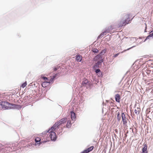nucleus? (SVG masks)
Wrapping results in <instances>:
<instances>
[{
  "mask_svg": "<svg viewBox=\"0 0 153 153\" xmlns=\"http://www.w3.org/2000/svg\"><path fill=\"white\" fill-rule=\"evenodd\" d=\"M8 102H1L0 104V109L4 108H6V105H7Z\"/></svg>",
  "mask_w": 153,
  "mask_h": 153,
  "instance_id": "7",
  "label": "nucleus"
},
{
  "mask_svg": "<svg viewBox=\"0 0 153 153\" xmlns=\"http://www.w3.org/2000/svg\"><path fill=\"white\" fill-rule=\"evenodd\" d=\"M130 15L126 14L125 15V19L122 20L119 22L118 23L117 27L120 28L122 27L123 26L126 25L129 23L130 20Z\"/></svg>",
  "mask_w": 153,
  "mask_h": 153,
  "instance_id": "1",
  "label": "nucleus"
},
{
  "mask_svg": "<svg viewBox=\"0 0 153 153\" xmlns=\"http://www.w3.org/2000/svg\"><path fill=\"white\" fill-rule=\"evenodd\" d=\"M92 51L94 53H97L98 51V50L97 49L94 48H92Z\"/></svg>",
  "mask_w": 153,
  "mask_h": 153,
  "instance_id": "22",
  "label": "nucleus"
},
{
  "mask_svg": "<svg viewBox=\"0 0 153 153\" xmlns=\"http://www.w3.org/2000/svg\"><path fill=\"white\" fill-rule=\"evenodd\" d=\"M71 121L70 120H68L66 124V127L68 128H70L71 127Z\"/></svg>",
  "mask_w": 153,
  "mask_h": 153,
  "instance_id": "14",
  "label": "nucleus"
},
{
  "mask_svg": "<svg viewBox=\"0 0 153 153\" xmlns=\"http://www.w3.org/2000/svg\"><path fill=\"white\" fill-rule=\"evenodd\" d=\"M71 116L72 120L73 121H75L76 119V116L75 113L73 111L71 112Z\"/></svg>",
  "mask_w": 153,
  "mask_h": 153,
  "instance_id": "9",
  "label": "nucleus"
},
{
  "mask_svg": "<svg viewBox=\"0 0 153 153\" xmlns=\"http://www.w3.org/2000/svg\"><path fill=\"white\" fill-rule=\"evenodd\" d=\"M67 122V118H63L61 119L56 123L60 126H62L66 123Z\"/></svg>",
  "mask_w": 153,
  "mask_h": 153,
  "instance_id": "3",
  "label": "nucleus"
},
{
  "mask_svg": "<svg viewBox=\"0 0 153 153\" xmlns=\"http://www.w3.org/2000/svg\"><path fill=\"white\" fill-rule=\"evenodd\" d=\"M98 65L97 63H96L95 65L93 66V68L94 69H96V68H100V67H98Z\"/></svg>",
  "mask_w": 153,
  "mask_h": 153,
  "instance_id": "19",
  "label": "nucleus"
},
{
  "mask_svg": "<svg viewBox=\"0 0 153 153\" xmlns=\"http://www.w3.org/2000/svg\"><path fill=\"white\" fill-rule=\"evenodd\" d=\"M106 52V50L103 49L102 51L100 53V56H101L102 55H103Z\"/></svg>",
  "mask_w": 153,
  "mask_h": 153,
  "instance_id": "20",
  "label": "nucleus"
},
{
  "mask_svg": "<svg viewBox=\"0 0 153 153\" xmlns=\"http://www.w3.org/2000/svg\"><path fill=\"white\" fill-rule=\"evenodd\" d=\"M149 109H148L146 111V113H147V114H148L150 112V110H149Z\"/></svg>",
  "mask_w": 153,
  "mask_h": 153,
  "instance_id": "27",
  "label": "nucleus"
},
{
  "mask_svg": "<svg viewBox=\"0 0 153 153\" xmlns=\"http://www.w3.org/2000/svg\"><path fill=\"white\" fill-rule=\"evenodd\" d=\"M131 20H132V19H131V20H130V21Z\"/></svg>",
  "mask_w": 153,
  "mask_h": 153,
  "instance_id": "32",
  "label": "nucleus"
},
{
  "mask_svg": "<svg viewBox=\"0 0 153 153\" xmlns=\"http://www.w3.org/2000/svg\"><path fill=\"white\" fill-rule=\"evenodd\" d=\"M121 116L123 122V124L126 126V124L127 123V118H126L125 115L124 113H122L121 114Z\"/></svg>",
  "mask_w": 153,
  "mask_h": 153,
  "instance_id": "4",
  "label": "nucleus"
},
{
  "mask_svg": "<svg viewBox=\"0 0 153 153\" xmlns=\"http://www.w3.org/2000/svg\"><path fill=\"white\" fill-rule=\"evenodd\" d=\"M65 126H64L62 127V129H63V128H65Z\"/></svg>",
  "mask_w": 153,
  "mask_h": 153,
  "instance_id": "31",
  "label": "nucleus"
},
{
  "mask_svg": "<svg viewBox=\"0 0 153 153\" xmlns=\"http://www.w3.org/2000/svg\"><path fill=\"white\" fill-rule=\"evenodd\" d=\"M41 138L39 137H36L35 139V141L36 143L39 142V143H37V144H39L42 143V142H41Z\"/></svg>",
  "mask_w": 153,
  "mask_h": 153,
  "instance_id": "11",
  "label": "nucleus"
},
{
  "mask_svg": "<svg viewBox=\"0 0 153 153\" xmlns=\"http://www.w3.org/2000/svg\"><path fill=\"white\" fill-rule=\"evenodd\" d=\"M59 126L58 124L57 123H55L53 126L49 130L51 131H55L56 130H57L59 127Z\"/></svg>",
  "mask_w": 153,
  "mask_h": 153,
  "instance_id": "5",
  "label": "nucleus"
},
{
  "mask_svg": "<svg viewBox=\"0 0 153 153\" xmlns=\"http://www.w3.org/2000/svg\"><path fill=\"white\" fill-rule=\"evenodd\" d=\"M115 98L116 102H120V95L119 94H117L115 95Z\"/></svg>",
  "mask_w": 153,
  "mask_h": 153,
  "instance_id": "10",
  "label": "nucleus"
},
{
  "mask_svg": "<svg viewBox=\"0 0 153 153\" xmlns=\"http://www.w3.org/2000/svg\"><path fill=\"white\" fill-rule=\"evenodd\" d=\"M146 56L147 57H148H148H150V56H149V55H146Z\"/></svg>",
  "mask_w": 153,
  "mask_h": 153,
  "instance_id": "30",
  "label": "nucleus"
},
{
  "mask_svg": "<svg viewBox=\"0 0 153 153\" xmlns=\"http://www.w3.org/2000/svg\"><path fill=\"white\" fill-rule=\"evenodd\" d=\"M76 57L78 58V57H82V56L79 55H77L76 56Z\"/></svg>",
  "mask_w": 153,
  "mask_h": 153,
  "instance_id": "28",
  "label": "nucleus"
},
{
  "mask_svg": "<svg viewBox=\"0 0 153 153\" xmlns=\"http://www.w3.org/2000/svg\"><path fill=\"white\" fill-rule=\"evenodd\" d=\"M27 85V82L26 81L25 82L22 84L21 86V87H22V88H24Z\"/></svg>",
  "mask_w": 153,
  "mask_h": 153,
  "instance_id": "21",
  "label": "nucleus"
},
{
  "mask_svg": "<svg viewBox=\"0 0 153 153\" xmlns=\"http://www.w3.org/2000/svg\"><path fill=\"white\" fill-rule=\"evenodd\" d=\"M140 111V108H137L134 110V113L136 114H138Z\"/></svg>",
  "mask_w": 153,
  "mask_h": 153,
  "instance_id": "12",
  "label": "nucleus"
},
{
  "mask_svg": "<svg viewBox=\"0 0 153 153\" xmlns=\"http://www.w3.org/2000/svg\"><path fill=\"white\" fill-rule=\"evenodd\" d=\"M103 59H101L99 61H98L97 62V64H98V67H100L101 66L102 63L103 62Z\"/></svg>",
  "mask_w": 153,
  "mask_h": 153,
  "instance_id": "16",
  "label": "nucleus"
},
{
  "mask_svg": "<svg viewBox=\"0 0 153 153\" xmlns=\"http://www.w3.org/2000/svg\"><path fill=\"white\" fill-rule=\"evenodd\" d=\"M118 53H117V54H116L114 56L115 57L117 56H118Z\"/></svg>",
  "mask_w": 153,
  "mask_h": 153,
  "instance_id": "29",
  "label": "nucleus"
},
{
  "mask_svg": "<svg viewBox=\"0 0 153 153\" xmlns=\"http://www.w3.org/2000/svg\"><path fill=\"white\" fill-rule=\"evenodd\" d=\"M142 153H147V146H145L142 149Z\"/></svg>",
  "mask_w": 153,
  "mask_h": 153,
  "instance_id": "13",
  "label": "nucleus"
},
{
  "mask_svg": "<svg viewBox=\"0 0 153 153\" xmlns=\"http://www.w3.org/2000/svg\"><path fill=\"white\" fill-rule=\"evenodd\" d=\"M151 33H152L147 37L146 39H148L149 37L153 36V30L151 32Z\"/></svg>",
  "mask_w": 153,
  "mask_h": 153,
  "instance_id": "18",
  "label": "nucleus"
},
{
  "mask_svg": "<svg viewBox=\"0 0 153 153\" xmlns=\"http://www.w3.org/2000/svg\"><path fill=\"white\" fill-rule=\"evenodd\" d=\"M48 83H49V82H43L42 84V86L43 87H45L47 86V84Z\"/></svg>",
  "mask_w": 153,
  "mask_h": 153,
  "instance_id": "15",
  "label": "nucleus"
},
{
  "mask_svg": "<svg viewBox=\"0 0 153 153\" xmlns=\"http://www.w3.org/2000/svg\"><path fill=\"white\" fill-rule=\"evenodd\" d=\"M117 118L119 121L120 120V115L119 114H118Z\"/></svg>",
  "mask_w": 153,
  "mask_h": 153,
  "instance_id": "26",
  "label": "nucleus"
},
{
  "mask_svg": "<svg viewBox=\"0 0 153 153\" xmlns=\"http://www.w3.org/2000/svg\"><path fill=\"white\" fill-rule=\"evenodd\" d=\"M49 134V137L51 138V140H55L56 138V134L55 131L49 130L48 131Z\"/></svg>",
  "mask_w": 153,
  "mask_h": 153,
  "instance_id": "2",
  "label": "nucleus"
},
{
  "mask_svg": "<svg viewBox=\"0 0 153 153\" xmlns=\"http://www.w3.org/2000/svg\"><path fill=\"white\" fill-rule=\"evenodd\" d=\"M82 84L83 86L87 87L89 85L88 81L85 79L82 82Z\"/></svg>",
  "mask_w": 153,
  "mask_h": 153,
  "instance_id": "8",
  "label": "nucleus"
},
{
  "mask_svg": "<svg viewBox=\"0 0 153 153\" xmlns=\"http://www.w3.org/2000/svg\"><path fill=\"white\" fill-rule=\"evenodd\" d=\"M42 78L43 79L44 81H46V82H49H49H50V81L48 80V79L46 77H42Z\"/></svg>",
  "mask_w": 153,
  "mask_h": 153,
  "instance_id": "23",
  "label": "nucleus"
},
{
  "mask_svg": "<svg viewBox=\"0 0 153 153\" xmlns=\"http://www.w3.org/2000/svg\"><path fill=\"white\" fill-rule=\"evenodd\" d=\"M58 69H59V67H55L54 68H53L54 71H56Z\"/></svg>",
  "mask_w": 153,
  "mask_h": 153,
  "instance_id": "25",
  "label": "nucleus"
},
{
  "mask_svg": "<svg viewBox=\"0 0 153 153\" xmlns=\"http://www.w3.org/2000/svg\"><path fill=\"white\" fill-rule=\"evenodd\" d=\"M82 58H76V60L77 62H80L82 60Z\"/></svg>",
  "mask_w": 153,
  "mask_h": 153,
  "instance_id": "24",
  "label": "nucleus"
},
{
  "mask_svg": "<svg viewBox=\"0 0 153 153\" xmlns=\"http://www.w3.org/2000/svg\"><path fill=\"white\" fill-rule=\"evenodd\" d=\"M94 148V147L93 146H92L88 148L87 149L85 150L82 152L81 153H88L92 151Z\"/></svg>",
  "mask_w": 153,
  "mask_h": 153,
  "instance_id": "6",
  "label": "nucleus"
},
{
  "mask_svg": "<svg viewBox=\"0 0 153 153\" xmlns=\"http://www.w3.org/2000/svg\"><path fill=\"white\" fill-rule=\"evenodd\" d=\"M152 112H153V111Z\"/></svg>",
  "mask_w": 153,
  "mask_h": 153,
  "instance_id": "33",
  "label": "nucleus"
},
{
  "mask_svg": "<svg viewBox=\"0 0 153 153\" xmlns=\"http://www.w3.org/2000/svg\"><path fill=\"white\" fill-rule=\"evenodd\" d=\"M95 72L97 74H99L100 75L102 73L100 71V69H96L95 71Z\"/></svg>",
  "mask_w": 153,
  "mask_h": 153,
  "instance_id": "17",
  "label": "nucleus"
}]
</instances>
